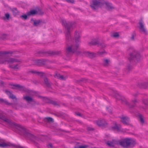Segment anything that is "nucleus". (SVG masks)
<instances>
[{"label":"nucleus","mask_w":148,"mask_h":148,"mask_svg":"<svg viewBox=\"0 0 148 148\" xmlns=\"http://www.w3.org/2000/svg\"><path fill=\"white\" fill-rule=\"evenodd\" d=\"M0 119L3 120L5 122L11 126L17 127L18 130L21 131L25 136L29 138L31 140L34 142H41V139L39 137L31 134L29 131L24 127L14 123L12 120L7 118L1 114H0Z\"/></svg>","instance_id":"1"},{"label":"nucleus","mask_w":148,"mask_h":148,"mask_svg":"<svg viewBox=\"0 0 148 148\" xmlns=\"http://www.w3.org/2000/svg\"><path fill=\"white\" fill-rule=\"evenodd\" d=\"M110 147H114L115 145L119 144L124 148H132L134 147L136 144V140L131 138H126L121 141L113 140L108 141L106 143Z\"/></svg>","instance_id":"2"},{"label":"nucleus","mask_w":148,"mask_h":148,"mask_svg":"<svg viewBox=\"0 0 148 148\" xmlns=\"http://www.w3.org/2000/svg\"><path fill=\"white\" fill-rule=\"evenodd\" d=\"M74 40L75 43L67 47L66 52L67 56H69V54L75 53L77 55L82 54V51L79 49V44L81 42L79 32L76 31L75 32Z\"/></svg>","instance_id":"3"},{"label":"nucleus","mask_w":148,"mask_h":148,"mask_svg":"<svg viewBox=\"0 0 148 148\" xmlns=\"http://www.w3.org/2000/svg\"><path fill=\"white\" fill-rule=\"evenodd\" d=\"M9 53V52H0V64L7 63L10 67L15 70H17L19 69L20 65L16 63L18 62L19 60L17 59L14 58H3L2 57L3 55Z\"/></svg>","instance_id":"4"},{"label":"nucleus","mask_w":148,"mask_h":148,"mask_svg":"<svg viewBox=\"0 0 148 148\" xmlns=\"http://www.w3.org/2000/svg\"><path fill=\"white\" fill-rule=\"evenodd\" d=\"M112 95L117 100H120L121 103L128 106L130 108H133L135 106L138 101L136 98L132 99L130 103L127 101L125 98L116 92H114Z\"/></svg>","instance_id":"5"},{"label":"nucleus","mask_w":148,"mask_h":148,"mask_svg":"<svg viewBox=\"0 0 148 148\" xmlns=\"http://www.w3.org/2000/svg\"><path fill=\"white\" fill-rule=\"evenodd\" d=\"M62 25H64L65 27V34L66 40L67 41H69L71 39V32L74 27V23L71 22H67L65 20H62Z\"/></svg>","instance_id":"6"},{"label":"nucleus","mask_w":148,"mask_h":148,"mask_svg":"<svg viewBox=\"0 0 148 148\" xmlns=\"http://www.w3.org/2000/svg\"><path fill=\"white\" fill-rule=\"evenodd\" d=\"M129 50L131 51L128 58L129 61L131 62H139L141 58L139 53L132 48H130Z\"/></svg>","instance_id":"7"},{"label":"nucleus","mask_w":148,"mask_h":148,"mask_svg":"<svg viewBox=\"0 0 148 148\" xmlns=\"http://www.w3.org/2000/svg\"><path fill=\"white\" fill-rule=\"evenodd\" d=\"M104 5V0H94L90 3V6L93 10H97Z\"/></svg>","instance_id":"8"},{"label":"nucleus","mask_w":148,"mask_h":148,"mask_svg":"<svg viewBox=\"0 0 148 148\" xmlns=\"http://www.w3.org/2000/svg\"><path fill=\"white\" fill-rule=\"evenodd\" d=\"M96 123L98 126L100 127H106L108 125V123L104 119H99L96 121Z\"/></svg>","instance_id":"9"},{"label":"nucleus","mask_w":148,"mask_h":148,"mask_svg":"<svg viewBox=\"0 0 148 148\" xmlns=\"http://www.w3.org/2000/svg\"><path fill=\"white\" fill-rule=\"evenodd\" d=\"M23 99L27 102L30 103V102L33 103L34 104H38V103L33 98L29 96L26 95L24 96Z\"/></svg>","instance_id":"10"},{"label":"nucleus","mask_w":148,"mask_h":148,"mask_svg":"<svg viewBox=\"0 0 148 148\" xmlns=\"http://www.w3.org/2000/svg\"><path fill=\"white\" fill-rule=\"evenodd\" d=\"M34 64L38 66H42L46 64V61L43 59L33 60Z\"/></svg>","instance_id":"11"},{"label":"nucleus","mask_w":148,"mask_h":148,"mask_svg":"<svg viewBox=\"0 0 148 148\" xmlns=\"http://www.w3.org/2000/svg\"><path fill=\"white\" fill-rule=\"evenodd\" d=\"M139 28L140 32L143 33L145 34H147V32L143 23L142 22H139Z\"/></svg>","instance_id":"12"},{"label":"nucleus","mask_w":148,"mask_h":148,"mask_svg":"<svg viewBox=\"0 0 148 148\" xmlns=\"http://www.w3.org/2000/svg\"><path fill=\"white\" fill-rule=\"evenodd\" d=\"M43 13L40 10L38 9V10H31L27 13V15H33L36 14H41Z\"/></svg>","instance_id":"13"},{"label":"nucleus","mask_w":148,"mask_h":148,"mask_svg":"<svg viewBox=\"0 0 148 148\" xmlns=\"http://www.w3.org/2000/svg\"><path fill=\"white\" fill-rule=\"evenodd\" d=\"M85 55L90 58L95 57L96 56V54L93 52L89 51H85L83 53Z\"/></svg>","instance_id":"14"},{"label":"nucleus","mask_w":148,"mask_h":148,"mask_svg":"<svg viewBox=\"0 0 148 148\" xmlns=\"http://www.w3.org/2000/svg\"><path fill=\"white\" fill-rule=\"evenodd\" d=\"M121 121L125 125H128L129 119L127 116H123L121 118Z\"/></svg>","instance_id":"15"},{"label":"nucleus","mask_w":148,"mask_h":148,"mask_svg":"<svg viewBox=\"0 0 148 148\" xmlns=\"http://www.w3.org/2000/svg\"><path fill=\"white\" fill-rule=\"evenodd\" d=\"M102 64L105 66H108L110 63V60L109 59L104 58L102 60Z\"/></svg>","instance_id":"16"},{"label":"nucleus","mask_w":148,"mask_h":148,"mask_svg":"<svg viewBox=\"0 0 148 148\" xmlns=\"http://www.w3.org/2000/svg\"><path fill=\"white\" fill-rule=\"evenodd\" d=\"M43 100L45 102L51 103L54 105H56L57 104L56 101H52L47 97H43Z\"/></svg>","instance_id":"17"},{"label":"nucleus","mask_w":148,"mask_h":148,"mask_svg":"<svg viewBox=\"0 0 148 148\" xmlns=\"http://www.w3.org/2000/svg\"><path fill=\"white\" fill-rule=\"evenodd\" d=\"M12 145L9 143H6L3 141L0 140V147H8L11 146Z\"/></svg>","instance_id":"18"},{"label":"nucleus","mask_w":148,"mask_h":148,"mask_svg":"<svg viewBox=\"0 0 148 148\" xmlns=\"http://www.w3.org/2000/svg\"><path fill=\"white\" fill-rule=\"evenodd\" d=\"M105 4L106 5L107 7V8L109 10H111L114 9V8L111 3L108 2L104 3V5Z\"/></svg>","instance_id":"19"},{"label":"nucleus","mask_w":148,"mask_h":148,"mask_svg":"<svg viewBox=\"0 0 148 148\" xmlns=\"http://www.w3.org/2000/svg\"><path fill=\"white\" fill-rule=\"evenodd\" d=\"M5 92L9 96V97L12 99H16V97L14 96L10 91L8 90H5Z\"/></svg>","instance_id":"20"},{"label":"nucleus","mask_w":148,"mask_h":148,"mask_svg":"<svg viewBox=\"0 0 148 148\" xmlns=\"http://www.w3.org/2000/svg\"><path fill=\"white\" fill-rule=\"evenodd\" d=\"M44 80V83L47 86L48 88H50L51 86V83L49 80L48 78H45Z\"/></svg>","instance_id":"21"},{"label":"nucleus","mask_w":148,"mask_h":148,"mask_svg":"<svg viewBox=\"0 0 148 148\" xmlns=\"http://www.w3.org/2000/svg\"><path fill=\"white\" fill-rule=\"evenodd\" d=\"M54 76L55 77L62 80H65L66 78V77H64L62 75H60L59 74H56L54 75Z\"/></svg>","instance_id":"22"},{"label":"nucleus","mask_w":148,"mask_h":148,"mask_svg":"<svg viewBox=\"0 0 148 148\" xmlns=\"http://www.w3.org/2000/svg\"><path fill=\"white\" fill-rule=\"evenodd\" d=\"M138 118L140 124L142 125H143L144 124L145 121L143 116L141 114L139 115H138Z\"/></svg>","instance_id":"23"},{"label":"nucleus","mask_w":148,"mask_h":148,"mask_svg":"<svg viewBox=\"0 0 148 148\" xmlns=\"http://www.w3.org/2000/svg\"><path fill=\"white\" fill-rule=\"evenodd\" d=\"M98 43L99 41L96 39L92 40L91 41L88 42V44L90 45H96L98 44Z\"/></svg>","instance_id":"24"},{"label":"nucleus","mask_w":148,"mask_h":148,"mask_svg":"<svg viewBox=\"0 0 148 148\" xmlns=\"http://www.w3.org/2000/svg\"><path fill=\"white\" fill-rule=\"evenodd\" d=\"M14 86L18 88L20 90L23 91H27V89L25 87L23 86H21L19 85H14Z\"/></svg>","instance_id":"25"},{"label":"nucleus","mask_w":148,"mask_h":148,"mask_svg":"<svg viewBox=\"0 0 148 148\" xmlns=\"http://www.w3.org/2000/svg\"><path fill=\"white\" fill-rule=\"evenodd\" d=\"M29 73H32L37 74L38 75H42L43 73V72H40L32 70L29 71Z\"/></svg>","instance_id":"26"},{"label":"nucleus","mask_w":148,"mask_h":148,"mask_svg":"<svg viewBox=\"0 0 148 148\" xmlns=\"http://www.w3.org/2000/svg\"><path fill=\"white\" fill-rule=\"evenodd\" d=\"M41 21L40 20H35L34 21V25L37 26L40 25Z\"/></svg>","instance_id":"27"},{"label":"nucleus","mask_w":148,"mask_h":148,"mask_svg":"<svg viewBox=\"0 0 148 148\" xmlns=\"http://www.w3.org/2000/svg\"><path fill=\"white\" fill-rule=\"evenodd\" d=\"M112 128L117 131H119L121 129V127L120 125H119L118 126L116 124L115 125L112 127Z\"/></svg>","instance_id":"28"},{"label":"nucleus","mask_w":148,"mask_h":148,"mask_svg":"<svg viewBox=\"0 0 148 148\" xmlns=\"http://www.w3.org/2000/svg\"><path fill=\"white\" fill-rule=\"evenodd\" d=\"M107 52L105 51H98L97 53V55H98L99 56H102L104 54H106Z\"/></svg>","instance_id":"29"},{"label":"nucleus","mask_w":148,"mask_h":148,"mask_svg":"<svg viewBox=\"0 0 148 148\" xmlns=\"http://www.w3.org/2000/svg\"><path fill=\"white\" fill-rule=\"evenodd\" d=\"M45 120L47 122H53V119L51 117H47L45 119Z\"/></svg>","instance_id":"30"},{"label":"nucleus","mask_w":148,"mask_h":148,"mask_svg":"<svg viewBox=\"0 0 148 148\" xmlns=\"http://www.w3.org/2000/svg\"><path fill=\"white\" fill-rule=\"evenodd\" d=\"M12 11L14 15H16L18 13V11L16 9V8H13L12 9Z\"/></svg>","instance_id":"31"},{"label":"nucleus","mask_w":148,"mask_h":148,"mask_svg":"<svg viewBox=\"0 0 148 148\" xmlns=\"http://www.w3.org/2000/svg\"><path fill=\"white\" fill-rule=\"evenodd\" d=\"M88 147V146L87 145H81L79 147H75L74 148H87Z\"/></svg>","instance_id":"32"},{"label":"nucleus","mask_w":148,"mask_h":148,"mask_svg":"<svg viewBox=\"0 0 148 148\" xmlns=\"http://www.w3.org/2000/svg\"><path fill=\"white\" fill-rule=\"evenodd\" d=\"M0 102L2 103H4L6 104H9V103L6 100L3 99H0Z\"/></svg>","instance_id":"33"},{"label":"nucleus","mask_w":148,"mask_h":148,"mask_svg":"<svg viewBox=\"0 0 148 148\" xmlns=\"http://www.w3.org/2000/svg\"><path fill=\"white\" fill-rule=\"evenodd\" d=\"M132 69V67L130 65H128L127 66V68L126 69V71L127 72H128L130 71Z\"/></svg>","instance_id":"34"},{"label":"nucleus","mask_w":148,"mask_h":148,"mask_svg":"<svg viewBox=\"0 0 148 148\" xmlns=\"http://www.w3.org/2000/svg\"><path fill=\"white\" fill-rule=\"evenodd\" d=\"M143 103L145 105H148V99H143L142 100Z\"/></svg>","instance_id":"35"},{"label":"nucleus","mask_w":148,"mask_h":148,"mask_svg":"<svg viewBox=\"0 0 148 148\" xmlns=\"http://www.w3.org/2000/svg\"><path fill=\"white\" fill-rule=\"evenodd\" d=\"M119 35L117 33H114L111 36L114 37H116L119 36Z\"/></svg>","instance_id":"36"},{"label":"nucleus","mask_w":148,"mask_h":148,"mask_svg":"<svg viewBox=\"0 0 148 148\" xmlns=\"http://www.w3.org/2000/svg\"><path fill=\"white\" fill-rule=\"evenodd\" d=\"M5 17H4V18H6L7 20L9 19L10 15L9 14H8V13L5 14Z\"/></svg>","instance_id":"37"},{"label":"nucleus","mask_w":148,"mask_h":148,"mask_svg":"<svg viewBox=\"0 0 148 148\" xmlns=\"http://www.w3.org/2000/svg\"><path fill=\"white\" fill-rule=\"evenodd\" d=\"M21 17L24 19H26L27 18V16L26 15H23L21 16Z\"/></svg>","instance_id":"38"},{"label":"nucleus","mask_w":148,"mask_h":148,"mask_svg":"<svg viewBox=\"0 0 148 148\" xmlns=\"http://www.w3.org/2000/svg\"><path fill=\"white\" fill-rule=\"evenodd\" d=\"M65 1L67 2L73 3H74V0H65Z\"/></svg>","instance_id":"39"},{"label":"nucleus","mask_w":148,"mask_h":148,"mask_svg":"<svg viewBox=\"0 0 148 148\" xmlns=\"http://www.w3.org/2000/svg\"><path fill=\"white\" fill-rule=\"evenodd\" d=\"M61 52L60 51H57L54 52V54L56 55H59L61 53Z\"/></svg>","instance_id":"40"},{"label":"nucleus","mask_w":148,"mask_h":148,"mask_svg":"<svg viewBox=\"0 0 148 148\" xmlns=\"http://www.w3.org/2000/svg\"><path fill=\"white\" fill-rule=\"evenodd\" d=\"M107 110H108V112L112 114V109L111 108H107Z\"/></svg>","instance_id":"41"},{"label":"nucleus","mask_w":148,"mask_h":148,"mask_svg":"<svg viewBox=\"0 0 148 148\" xmlns=\"http://www.w3.org/2000/svg\"><path fill=\"white\" fill-rule=\"evenodd\" d=\"M138 95V93L137 92L134 93L132 94L133 96L134 97H137Z\"/></svg>","instance_id":"42"},{"label":"nucleus","mask_w":148,"mask_h":148,"mask_svg":"<svg viewBox=\"0 0 148 148\" xmlns=\"http://www.w3.org/2000/svg\"><path fill=\"white\" fill-rule=\"evenodd\" d=\"M75 114L77 115V116H82L81 114L79 112H77L75 113Z\"/></svg>","instance_id":"43"},{"label":"nucleus","mask_w":148,"mask_h":148,"mask_svg":"<svg viewBox=\"0 0 148 148\" xmlns=\"http://www.w3.org/2000/svg\"><path fill=\"white\" fill-rule=\"evenodd\" d=\"M131 39L132 40H134V35H132L131 37Z\"/></svg>","instance_id":"44"},{"label":"nucleus","mask_w":148,"mask_h":148,"mask_svg":"<svg viewBox=\"0 0 148 148\" xmlns=\"http://www.w3.org/2000/svg\"><path fill=\"white\" fill-rule=\"evenodd\" d=\"M48 148H49V147L51 148L53 147V146L51 144H49L48 146Z\"/></svg>","instance_id":"45"},{"label":"nucleus","mask_w":148,"mask_h":148,"mask_svg":"<svg viewBox=\"0 0 148 148\" xmlns=\"http://www.w3.org/2000/svg\"><path fill=\"white\" fill-rule=\"evenodd\" d=\"M144 85H145L146 87H148V82L145 83H144Z\"/></svg>","instance_id":"46"},{"label":"nucleus","mask_w":148,"mask_h":148,"mask_svg":"<svg viewBox=\"0 0 148 148\" xmlns=\"http://www.w3.org/2000/svg\"><path fill=\"white\" fill-rule=\"evenodd\" d=\"M88 130H93V128H88Z\"/></svg>","instance_id":"47"},{"label":"nucleus","mask_w":148,"mask_h":148,"mask_svg":"<svg viewBox=\"0 0 148 148\" xmlns=\"http://www.w3.org/2000/svg\"><path fill=\"white\" fill-rule=\"evenodd\" d=\"M142 108H143V109H145V108H143V107H142Z\"/></svg>","instance_id":"48"},{"label":"nucleus","mask_w":148,"mask_h":148,"mask_svg":"<svg viewBox=\"0 0 148 148\" xmlns=\"http://www.w3.org/2000/svg\"><path fill=\"white\" fill-rule=\"evenodd\" d=\"M105 47V45H104V47Z\"/></svg>","instance_id":"49"}]
</instances>
